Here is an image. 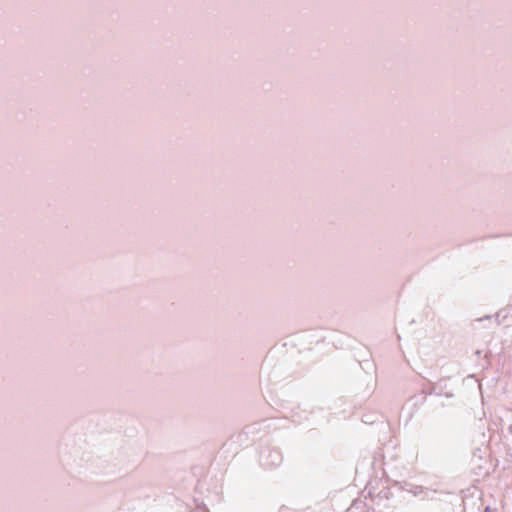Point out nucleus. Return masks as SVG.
<instances>
[{
	"instance_id": "obj_1",
	"label": "nucleus",
	"mask_w": 512,
	"mask_h": 512,
	"mask_svg": "<svg viewBox=\"0 0 512 512\" xmlns=\"http://www.w3.org/2000/svg\"><path fill=\"white\" fill-rule=\"evenodd\" d=\"M269 456L272 458L271 462H265L266 465L276 466L282 461L281 454L278 451H270Z\"/></svg>"
}]
</instances>
